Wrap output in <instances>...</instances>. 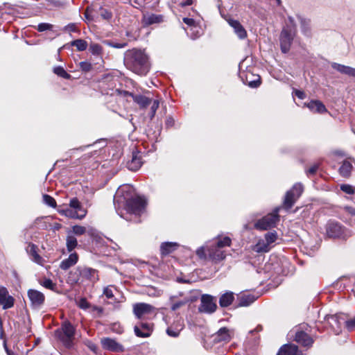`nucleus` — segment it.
I'll list each match as a JSON object with an SVG mask.
<instances>
[{
    "label": "nucleus",
    "instance_id": "obj_1",
    "mask_svg": "<svg viewBox=\"0 0 355 355\" xmlns=\"http://www.w3.org/2000/svg\"><path fill=\"white\" fill-rule=\"evenodd\" d=\"M124 64L127 69L139 76H146L150 69L148 55L144 51L137 49L125 53Z\"/></svg>",
    "mask_w": 355,
    "mask_h": 355
},
{
    "label": "nucleus",
    "instance_id": "obj_2",
    "mask_svg": "<svg viewBox=\"0 0 355 355\" xmlns=\"http://www.w3.org/2000/svg\"><path fill=\"white\" fill-rule=\"evenodd\" d=\"M232 240L228 236H218L206 243V248L209 259L214 262H219L226 257L225 247L230 246Z\"/></svg>",
    "mask_w": 355,
    "mask_h": 355
},
{
    "label": "nucleus",
    "instance_id": "obj_3",
    "mask_svg": "<svg viewBox=\"0 0 355 355\" xmlns=\"http://www.w3.org/2000/svg\"><path fill=\"white\" fill-rule=\"evenodd\" d=\"M146 201H114L116 212L125 220H130L128 215H139L146 207Z\"/></svg>",
    "mask_w": 355,
    "mask_h": 355
},
{
    "label": "nucleus",
    "instance_id": "obj_4",
    "mask_svg": "<svg viewBox=\"0 0 355 355\" xmlns=\"http://www.w3.org/2000/svg\"><path fill=\"white\" fill-rule=\"evenodd\" d=\"M68 279L72 284H76L79 281L87 280L92 284L98 281V270L87 266H78L75 271H71Z\"/></svg>",
    "mask_w": 355,
    "mask_h": 355
},
{
    "label": "nucleus",
    "instance_id": "obj_5",
    "mask_svg": "<svg viewBox=\"0 0 355 355\" xmlns=\"http://www.w3.org/2000/svg\"><path fill=\"white\" fill-rule=\"evenodd\" d=\"M288 19L290 24H287L282 29L279 37L281 50L284 53L289 51L296 33V28L293 19L289 17Z\"/></svg>",
    "mask_w": 355,
    "mask_h": 355
},
{
    "label": "nucleus",
    "instance_id": "obj_6",
    "mask_svg": "<svg viewBox=\"0 0 355 355\" xmlns=\"http://www.w3.org/2000/svg\"><path fill=\"white\" fill-rule=\"evenodd\" d=\"M55 335L66 347H71L75 335V328L69 322H64L60 329L55 331Z\"/></svg>",
    "mask_w": 355,
    "mask_h": 355
},
{
    "label": "nucleus",
    "instance_id": "obj_7",
    "mask_svg": "<svg viewBox=\"0 0 355 355\" xmlns=\"http://www.w3.org/2000/svg\"><path fill=\"white\" fill-rule=\"evenodd\" d=\"M280 207H276L272 213L263 216L254 223V228L259 230H267L275 227L279 221L278 212Z\"/></svg>",
    "mask_w": 355,
    "mask_h": 355
},
{
    "label": "nucleus",
    "instance_id": "obj_8",
    "mask_svg": "<svg viewBox=\"0 0 355 355\" xmlns=\"http://www.w3.org/2000/svg\"><path fill=\"white\" fill-rule=\"evenodd\" d=\"M58 211L73 218H83L86 215V210L81 207L80 201H70L69 206L59 209Z\"/></svg>",
    "mask_w": 355,
    "mask_h": 355
},
{
    "label": "nucleus",
    "instance_id": "obj_9",
    "mask_svg": "<svg viewBox=\"0 0 355 355\" xmlns=\"http://www.w3.org/2000/svg\"><path fill=\"white\" fill-rule=\"evenodd\" d=\"M116 200H144V197L138 195L135 188L130 184L120 186L114 195Z\"/></svg>",
    "mask_w": 355,
    "mask_h": 355
},
{
    "label": "nucleus",
    "instance_id": "obj_10",
    "mask_svg": "<svg viewBox=\"0 0 355 355\" xmlns=\"http://www.w3.org/2000/svg\"><path fill=\"white\" fill-rule=\"evenodd\" d=\"M201 304L198 310L201 313H211L216 309V304L214 297L209 295H202L200 298Z\"/></svg>",
    "mask_w": 355,
    "mask_h": 355
},
{
    "label": "nucleus",
    "instance_id": "obj_11",
    "mask_svg": "<svg viewBox=\"0 0 355 355\" xmlns=\"http://www.w3.org/2000/svg\"><path fill=\"white\" fill-rule=\"evenodd\" d=\"M155 310V308L154 306L146 303H137L133 306V312L138 318L154 313Z\"/></svg>",
    "mask_w": 355,
    "mask_h": 355
},
{
    "label": "nucleus",
    "instance_id": "obj_12",
    "mask_svg": "<svg viewBox=\"0 0 355 355\" xmlns=\"http://www.w3.org/2000/svg\"><path fill=\"white\" fill-rule=\"evenodd\" d=\"M15 304V299L9 295L8 289L3 286H0V306L3 309L12 308Z\"/></svg>",
    "mask_w": 355,
    "mask_h": 355
},
{
    "label": "nucleus",
    "instance_id": "obj_13",
    "mask_svg": "<svg viewBox=\"0 0 355 355\" xmlns=\"http://www.w3.org/2000/svg\"><path fill=\"white\" fill-rule=\"evenodd\" d=\"M101 345L104 349L114 352H123V347L116 342V340L110 338H103L101 340Z\"/></svg>",
    "mask_w": 355,
    "mask_h": 355
},
{
    "label": "nucleus",
    "instance_id": "obj_14",
    "mask_svg": "<svg viewBox=\"0 0 355 355\" xmlns=\"http://www.w3.org/2000/svg\"><path fill=\"white\" fill-rule=\"evenodd\" d=\"M325 320L336 334H338L341 331V327L344 322V319L341 318L340 315H327L325 317Z\"/></svg>",
    "mask_w": 355,
    "mask_h": 355
},
{
    "label": "nucleus",
    "instance_id": "obj_15",
    "mask_svg": "<svg viewBox=\"0 0 355 355\" xmlns=\"http://www.w3.org/2000/svg\"><path fill=\"white\" fill-rule=\"evenodd\" d=\"M184 321L182 319L175 320L166 329V334L168 336L177 338L179 336L180 331L184 329Z\"/></svg>",
    "mask_w": 355,
    "mask_h": 355
},
{
    "label": "nucleus",
    "instance_id": "obj_16",
    "mask_svg": "<svg viewBox=\"0 0 355 355\" xmlns=\"http://www.w3.org/2000/svg\"><path fill=\"white\" fill-rule=\"evenodd\" d=\"M28 296L32 304L35 307L40 306L44 302L45 297L44 294L37 290H29L28 292Z\"/></svg>",
    "mask_w": 355,
    "mask_h": 355
},
{
    "label": "nucleus",
    "instance_id": "obj_17",
    "mask_svg": "<svg viewBox=\"0 0 355 355\" xmlns=\"http://www.w3.org/2000/svg\"><path fill=\"white\" fill-rule=\"evenodd\" d=\"M26 252L31 257V260L39 265H43L44 259L37 253V246L33 243H28Z\"/></svg>",
    "mask_w": 355,
    "mask_h": 355
},
{
    "label": "nucleus",
    "instance_id": "obj_18",
    "mask_svg": "<svg viewBox=\"0 0 355 355\" xmlns=\"http://www.w3.org/2000/svg\"><path fill=\"white\" fill-rule=\"evenodd\" d=\"M227 22L234 28V33L240 39L243 40L247 37L245 29L238 20L230 18L227 19Z\"/></svg>",
    "mask_w": 355,
    "mask_h": 355
},
{
    "label": "nucleus",
    "instance_id": "obj_19",
    "mask_svg": "<svg viewBox=\"0 0 355 355\" xmlns=\"http://www.w3.org/2000/svg\"><path fill=\"white\" fill-rule=\"evenodd\" d=\"M295 340L304 347H311L313 343L312 338L303 331H297Z\"/></svg>",
    "mask_w": 355,
    "mask_h": 355
},
{
    "label": "nucleus",
    "instance_id": "obj_20",
    "mask_svg": "<svg viewBox=\"0 0 355 355\" xmlns=\"http://www.w3.org/2000/svg\"><path fill=\"white\" fill-rule=\"evenodd\" d=\"M303 191L304 188L301 184H295L293 187L286 192L284 200H296L301 196Z\"/></svg>",
    "mask_w": 355,
    "mask_h": 355
},
{
    "label": "nucleus",
    "instance_id": "obj_21",
    "mask_svg": "<svg viewBox=\"0 0 355 355\" xmlns=\"http://www.w3.org/2000/svg\"><path fill=\"white\" fill-rule=\"evenodd\" d=\"M152 330V325L148 323H141L139 326L135 327V333L138 337H148L151 334Z\"/></svg>",
    "mask_w": 355,
    "mask_h": 355
},
{
    "label": "nucleus",
    "instance_id": "obj_22",
    "mask_svg": "<svg viewBox=\"0 0 355 355\" xmlns=\"http://www.w3.org/2000/svg\"><path fill=\"white\" fill-rule=\"evenodd\" d=\"M141 21L144 26L159 24L163 21V16L162 15L146 13L143 15Z\"/></svg>",
    "mask_w": 355,
    "mask_h": 355
},
{
    "label": "nucleus",
    "instance_id": "obj_23",
    "mask_svg": "<svg viewBox=\"0 0 355 355\" xmlns=\"http://www.w3.org/2000/svg\"><path fill=\"white\" fill-rule=\"evenodd\" d=\"M231 335L229 329L225 327L220 328L216 334L214 335V340L216 342H228L231 340Z\"/></svg>",
    "mask_w": 355,
    "mask_h": 355
},
{
    "label": "nucleus",
    "instance_id": "obj_24",
    "mask_svg": "<svg viewBox=\"0 0 355 355\" xmlns=\"http://www.w3.org/2000/svg\"><path fill=\"white\" fill-rule=\"evenodd\" d=\"M78 261V255L77 253H71L67 259H64L60 265L62 270H66L74 266Z\"/></svg>",
    "mask_w": 355,
    "mask_h": 355
},
{
    "label": "nucleus",
    "instance_id": "obj_25",
    "mask_svg": "<svg viewBox=\"0 0 355 355\" xmlns=\"http://www.w3.org/2000/svg\"><path fill=\"white\" fill-rule=\"evenodd\" d=\"M327 233L329 237H339L342 233V227L335 223H329L327 227Z\"/></svg>",
    "mask_w": 355,
    "mask_h": 355
},
{
    "label": "nucleus",
    "instance_id": "obj_26",
    "mask_svg": "<svg viewBox=\"0 0 355 355\" xmlns=\"http://www.w3.org/2000/svg\"><path fill=\"white\" fill-rule=\"evenodd\" d=\"M331 67L341 73L355 77V69L351 67L343 65L336 62L331 64Z\"/></svg>",
    "mask_w": 355,
    "mask_h": 355
},
{
    "label": "nucleus",
    "instance_id": "obj_27",
    "mask_svg": "<svg viewBox=\"0 0 355 355\" xmlns=\"http://www.w3.org/2000/svg\"><path fill=\"white\" fill-rule=\"evenodd\" d=\"M306 106L313 112L322 114L327 112L324 105L320 101H311L306 104Z\"/></svg>",
    "mask_w": 355,
    "mask_h": 355
},
{
    "label": "nucleus",
    "instance_id": "obj_28",
    "mask_svg": "<svg viewBox=\"0 0 355 355\" xmlns=\"http://www.w3.org/2000/svg\"><path fill=\"white\" fill-rule=\"evenodd\" d=\"M281 355H300L297 346L295 345H284L279 349Z\"/></svg>",
    "mask_w": 355,
    "mask_h": 355
},
{
    "label": "nucleus",
    "instance_id": "obj_29",
    "mask_svg": "<svg viewBox=\"0 0 355 355\" xmlns=\"http://www.w3.org/2000/svg\"><path fill=\"white\" fill-rule=\"evenodd\" d=\"M257 297L252 294L244 293L239 297V305L240 306H248L253 303Z\"/></svg>",
    "mask_w": 355,
    "mask_h": 355
},
{
    "label": "nucleus",
    "instance_id": "obj_30",
    "mask_svg": "<svg viewBox=\"0 0 355 355\" xmlns=\"http://www.w3.org/2000/svg\"><path fill=\"white\" fill-rule=\"evenodd\" d=\"M178 247V244L175 242H165L162 243L160 246V252L162 255H167Z\"/></svg>",
    "mask_w": 355,
    "mask_h": 355
},
{
    "label": "nucleus",
    "instance_id": "obj_31",
    "mask_svg": "<svg viewBox=\"0 0 355 355\" xmlns=\"http://www.w3.org/2000/svg\"><path fill=\"white\" fill-rule=\"evenodd\" d=\"M234 300V293L232 292H226L223 294L219 300V304L221 307H227L232 304Z\"/></svg>",
    "mask_w": 355,
    "mask_h": 355
},
{
    "label": "nucleus",
    "instance_id": "obj_32",
    "mask_svg": "<svg viewBox=\"0 0 355 355\" xmlns=\"http://www.w3.org/2000/svg\"><path fill=\"white\" fill-rule=\"evenodd\" d=\"M132 99L141 108H146L151 103L150 98L142 95L132 96Z\"/></svg>",
    "mask_w": 355,
    "mask_h": 355
},
{
    "label": "nucleus",
    "instance_id": "obj_33",
    "mask_svg": "<svg viewBox=\"0 0 355 355\" xmlns=\"http://www.w3.org/2000/svg\"><path fill=\"white\" fill-rule=\"evenodd\" d=\"M352 169V164L348 161H344L339 168V172L342 176L348 177L351 173Z\"/></svg>",
    "mask_w": 355,
    "mask_h": 355
},
{
    "label": "nucleus",
    "instance_id": "obj_34",
    "mask_svg": "<svg viewBox=\"0 0 355 355\" xmlns=\"http://www.w3.org/2000/svg\"><path fill=\"white\" fill-rule=\"evenodd\" d=\"M142 164V162L140 157L133 155L132 160L128 163V168L131 171H137Z\"/></svg>",
    "mask_w": 355,
    "mask_h": 355
},
{
    "label": "nucleus",
    "instance_id": "obj_35",
    "mask_svg": "<svg viewBox=\"0 0 355 355\" xmlns=\"http://www.w3.org/2000/svg\"><path fill=\"white\" fill-rule=\"evenodd\" d=\"M66 245L69 252H72L78 245L76 238L71 234H69L66 239Z\"/></svg>",
    "mask_w": 355,
    "mask_h": 355
},
{
    "label": "nucleus",
    "instance_id": "obj_36",
    "mask_svg": "<svg viewBox=\"0 0 355 355\" xmlns=\"http://www.w3.org/2000/svg\"><path fill=\"white\" fill-rule=\"evenodd\" d=\"M71 45L72 46L76 47L77 50L79 51L86 50L88 46L87 42L85 40L81 39L72 41Z\"/></svg>",
    "mask_w": 355,
    "mask_h": 355
},
{
    "label": "nucleus",
    "instance_id": "obj_37",
    "mask_svg": "<svg viewBox=\"0 0 355 355\" xmlns=\"http://www.w3.org/2000/svg\"><path fill=\"white\" fill-rule=\"evenodd\" d=\"M254 250L257 252H268L269 250V244L263 240H260L255 245Z\"/></svg>",
    "mask_w": 355,
    "mask_h": 355
},
{
    "label": "nucleus",
    "instance_id": "obj_38",
    "mask_svg": "<svg viewBox=\"0 0 355 355\" xmlns=\"http://www.w3.org/2000/svg\"><path fill=\"white\" fill-rule=\"evenodd\" d=\"M170 302H171V308L173 311H176L179 309L182 306L185 305L187 302L185 300H175V297H171L170 298Z\"/></svg>",
    "mask_w": 355,
    "mask_h": 355
},
{
    "label": "nucleus",
    "instance_id": "obj_39",
    "mask_svg": "<svg viewBox=\"0 0 355 355\" xmlns=\"http://www.w3.org/2000/svg\"><path fill=\"white\" fill-rule=\"evenodd\" d=\"M53 72L60 77L65 79H69L71 75L69 74L62 67L58 66L53 68Z\"/></svg>",
    "mask_w": 355,
    "mask_h": 355
},
{
    "label": "nucleus",
    "instance_id": "obj_40",
    "mask_svg": "<svg viewBox=\"0 0 355 355\" xmlns=\"http://www.w3.org/2000/svg\"><path fill=\"white\" fill-rule=\"evenodd\" d=\"M90 53L94 55H99L102 53V46L96 43H91L89 49Z\"/></svg>",
    "mask_w": 355,
    "mask_h": 355
},
{
    "label": "nucleus",
    "instance_id": "obj_41",
    "mask_svg": "<svg viewBox=\"0 0 355 355\" xmlns=\"http://www.w3.org/2000/svg\"><path fill=\"white\" fill-rule=\"evenodd\" d=\"M150 105V119H153L156 113L157 110L158 109L159 106V101L157 99L152 100L151 99V103Z\"/></svg>",
    "mask_w": 355,
    "mask_h": 355
},
{
    "label": "nucleus",
    "instance_id": "obj_42",
    "mask_svg": "<svg viewBox=\"0 0 355 355\" xmlns=\"http://www.w3.org/2000/svg\"><path fill=\"white\" fill-rule=\"evenodd\" d=\"M277 235L276 232H268L265 234L266 241L270 245L274 243L277 239Z\"/></svg>",
    "mask_w": 355,
    "mask_h": 355
},
{
    "label": "nucleus",
    "instance_id": "obj_43",
    "mask_svg": "<svg viewBox=\"0 0 355 355\" xmlns=\"http://www.w3.org/2000/svg\"><path fill=\"white\" fill-rule=\"evenodd\" d=\"M113 289H116L112 286H108L103 289V295H105V297L107 299H112L114 298V293H113Z\"/></svg>",
    "mask_w": 355,
    "mask_h": 355
},
{
    "label": "nucleus",
    "instance_id": "obj_44",
    "mask_svg": "<svg viewBox=\"0 0 355 355\" xmlns=\"http://www.w3.org/2000/svg\"><path fill=\"white\" fill-rule=\"evenodd\" d=\"M340 189L348 194L355 193V188L349 184H342L340 186Z\"/></svg>",
    "mask_w": 355,
    "mask_h": 355
},
{
    "label": "nucleus",
    "instance_id": "obj_45",
    "mask_svg": "<svg viewBox=\"0 0 355 355\" xmlns=\"http://www.w3.org/2000/svg\"><path fill=\"white\" fill-rule=\"evenodd\" d=\"M42 285L44 287H45L46 288H49L50 290H52V291H53L55 288V287H56L55 284H54L53 282V281L51 279H45L43 281Z\"/></svg>",
    "mask_w": 355,
    "mask_h": 355
},
{
    "label": "nucleus",
    "instance_id": "obj_46",
    "mask_svg": "<svg viewBox=\"0 0 355 355\" xmlns=\"http://www.w3.org/2000/svg\"><path fill=\"white\" fill-rule=\"evenodd\" d=\"M72 232L76 235L80 236L86 232V229L83 226L75 225L73 227Z\"/></svg>",
    "mask_w": 355,
    "mask_h": 355
},
{
    "label": "nucleus",
    "instance_id": "obj_47",
    "mask_svg": "<svg viewBox=\"0 0 355 355\" xmlns=\"http://www.w3.org/2000/svg\"><path fill=\"white\" fill-rule=\"evenodd\" d=\"M53 28V25L48 23H41L39 24L37 28V30L39 32H43L47 30H51Z\"/></svg>",
    "mask_w": 355,
    "mask_h": 355
},
{
    "label": "nucleus",
    "instance_id": "obj_48",
    "mask_svg": "<svg viewBox=\"0 0 355 355\" xmlns=\"http://www.w3.org/2000/svg\"><path fill=\"white\" fill-rule=\"evenodd\" d=\"M79 67H80V69L85 72L89 71L92 68V64L90 62H86V61L80 62L79 63Z\"/></svg>",
    "mask_w": 355,
    "mask_h": 355
},
{
    "label": "nucleus",
    "instance_id": "obj_49",
    "mask_svg": "<svg viewBox=\"0 0 355 355\" xmlns=\"http://www.w3.org/2000/svg\"><path fill=\"white\" fill-rule=\"evenodd\" d=\"M246 84L250 86V87H252V88H255V87H257L260 85L261 84V81H260V78L259 77H257V78L256 80H250V81H248L247 80V83Z\"/></svg>",
    "mask_w": 355,
    "mask_h": 355
},
{
    "label": "nucleus",
    "instance_id": "obj_50",
    "mask_svg": "<svg viewBox=\"0 0 355 355\" xmlns=\"http://www.w3.org/2000/svg\"><path fill=\"white\" fill-rule=\"evenodd\" d=\"M301 25L302 27V31L305 35H306L309 31V21H306V19H301Z\"/></svg>",
    "mask_w": 355,
    "mask_h": 355
},
{
    "label": "nucleus",
    "instance_id": "obj_51",
    "mask_svg": "<svg viewBox=\"0 0 355 355\" xmlns=\"http://www.w3.org/2000/svg\"><path fill=\"white\" fill-rule=\"evenodd\" d=\"M101 16L105 19H110L112 17V13L106 9H101Z\"/></svg>",
    "mask_w": 355,
    "mask_h": 355
},
{
    "label": "nucleus",
    "instance_id": "obj_52",
    "mask_svg": "<svg viewBox=\"0 0 355 355\" xmlns=\"http://www.w3.org/2000/svg\"><path fill=\"white\" fill-rule=\"evenodd\" d=\"M207 250L206 245L204 247H200L196 250V254L200 257L204 258L206 256L205 251Z\"/></svg>",
    "mask_w": 355,
    "mask_h": 355
},
{
    "label": "nucleus",
    "instance_id": "obj_53",
    "mask_svg": "<svg viewBox=\"0 0 355 355\" xmlns=\"http://www.w3.org/2000/svg\"><path fill=\"white\" fill-rule=\"evenodd\" d=\"M78 306L83 309H87L89 307V304L85 298H82L79 301Z\"/></svg>",
    "mask_w": 355,
    "mask_h": 355
},
{
    "label": "nucleus",
    "instance_id": "obj_54",
    "mask_svg": "<svg viewBox=\"0 0 355 355\" xmlns=\"http://www.w3.org/2000/svg\"><path fill=\"white\" fill-rule=\"evenodd\" d=\"M109 46L116 48V49H122L127 46V43L123 42V43H114V42H108L107 43Z\"/></svg>",
    "mask_w": 355,
    "mask_h": 355
},
{
    "label": "nucleus",
    "instance_id": "obj_55",
    "mask_svg": "<svg viewBox=\"0 0 355 355\" xmlns=\"http://www.w3.org/2000/svg\"><path fill=\"white\" fill-rule=\"evenodd\" d=\"M318 168H319L318 164H313L306 171V173L308 175H314L316 173V171H318Z\"/></svg>",
    "mask_w": 355,
    "mask_h": 355
},
{
    "label": "nucleus",
    "instance_id": "obj_56",
    "mask_svg": "<svg viewBox=\"0 0 355 355\" xmlns=\"http://www.w3.org/2000/svg\"><path fill=\"white\" fill-rule=\"evenodd\" d=\"M344 322H345L346 327L349 330H352V329H354L355 327V318L351 320H348V321L344 320Z\"/></svg>",
    "mask_w": 355,
    "mask_h": 355
},
{
    "label": "nucleus",
    "instance_id": "obj_57",
    "mask_svg": "<svg viewBox=\"0 0 355 355\" xmlns=\"http://www.w3.org/2000/svg\"><path fill=\"white\" fill-rule=\"evenodd\" d=\"M295 201H284L283 207L287 211H289L294 205Z\"/></svg>",
    "mask_w": 355,
    "mask_h": 355
},
{
    "label": "nucleus",
    "instance_id": "obj_58",
    "mask_svg": "<svg viewBox=\"0 0 355 355\" xmlns=\"http://www.w3.org/2000/svg\"><path fill=\"white\" fill-rule=\"evenodd\" d=\"M183 21L189 26H192L195 23V21L193 19L188 17L183 18Z\"/></svg>",
    "mask_w": 355,
    "mask_h": 355
},
{
    "label": "nucleus",
    "instance_id": "obj_59",
    "mask_svg": "<svg viewBox=\"0 0 355 355\" xmlns=\"http://www.w3.org/2000/svg\"><path fill=\"white\" fill-rule=\"evenodd\" d=\"M118 92H119V94L123 97L131 96L132 98V96H135L132 93H130L129 92H127V91H118Z\"/></svg>",
    "mask_w": 355,
    "mask_h": 355
},
{
    "label": "nucleus",
    "instance_id": "obj_60",
    "mask_svg": "<svg viewBox=\"0 0 355 355\" xmlns=\"http://www.w3.org/2000/svg\"><path fill=\"white\" fill-rule=\"evenodd\" d=\"M295 94L296 96H297L300 99H303L305 97V94L302 91H300V90H295Z\"/></svg>",
    "mask_w": 355,
    "mask_h": 355
},
{
    "label": "nucleus",
    "instance_id": "obj_61",
    "mask_svg": "<svg viewBox=\"0 0 355 355\" xmlns=\"http://www.w3.org/2000/svg\"><path fill=\"white\" fill-rule=\"evenodd\" d=\"M65 29L69 31H76V26L74 24H69L65 27Z\"/></svg>",
    "mask_w": 355,
    "mask_h": 355
},
{
    "label": "nucleus",
    "instance_id": "obj_62",
    "mask_svg": "<svg viewBox=\"0 0 355 355\" xmlns=\"http://www.w3.org/2000/svg\"><path fill=\"white\" fill-rule=\"evenodd\" d=\"M193 3V0H186L184 2H182L180 3V5L182 6V7H184L186 6H189V5H191Z\"/></svg>",
    "mask_w": 355,
    "mask_h": 355
},
{
    "label": "nucleus",
    "instance_id": "obj_63",
    "mask_svg": "<svg viewBox=\"0 0 355 355\" xmlns=\"http://www.w3.org/2000/svg\"><path fill=\"white\" fill-rule=\"evenodd\" d=\"M45 202L50 207H56V201H45Z\"/></svg>",
    "mask_w": 355,
    "mask_h": 355
},
{
    "label": "nucleus",
    "instance_id": "obj_64",
    "mask_svg": "<svg viewBox=\"0 0 355 355\" xmlns=\"http://www.w3.org/2000/svg\"><path fill=\"white\" fill-rule=\"evenodd\" d=\"M349 212L352 215H355V209L354 208H347Z\"/></svg>",
    "mask_w": 355,
    "mask_h": 355
}]
</instances>
